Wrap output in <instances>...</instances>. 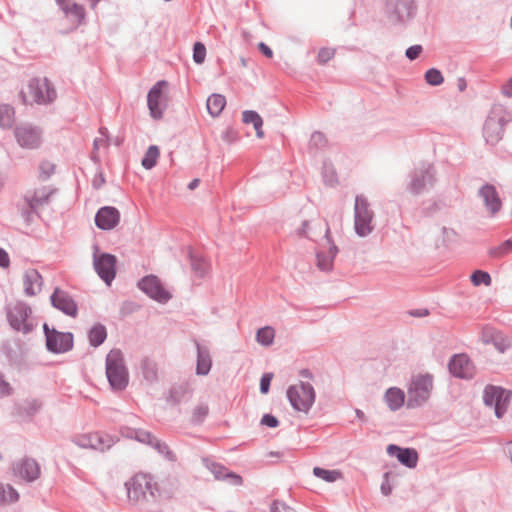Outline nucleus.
<instances>
[{
	"instance_id": "nucleus-48",
	"label": "nucleus",
	"mask_w": 512,
	"mask_h": 512,
	"mask_svg": "<svg viewBox=\"0 0 512 512\" xmlns=\"http://www.w3.org/2000/svg\"><path fill=\"white\" fill-rule=\"evenodd\" d=\"M261 424L271 428H275L278 426L279 422L273 415L265 414L261 419Z\"/></svg>"
},
{
	"instance_id": "nucleus-16",
	"label": "nucleus",
	"mask_w": 512,
	"mask_h": 512,
	"mask_svg": "<svg viewBox=\"0 0 512 512\" xmlns=\"http://www.w3.org/2000/svg\"><path fill=\"white\" fill-rule=\"evenodd\" d=\"M51 303L56 309L71 317H75L77 315L78 309L75 301L67 292L59 288H56L54 293L51 295Z\"/></svg>"
},
{
	"instance_id": "nucleus-5",
	"label": "nucleus",
	"mask_w": 512,
	"mask_h": 512,
	"mask_svg": "<svg viewBox=\"0 0 512 512\" xmlns=\"http://www.w3.org/2000/svg\"><path fill=\"white\" fill-rule=\"evenodd\" d=\"M287 397L295 410L307 413L315 401V391L309 383L299 382L288 388Z\"/></svg>"
},
{
	"instance_id": "nucleus-30",
	"label": "nucleus",
	"mask_w": 512,
	"mask_h": 512,
	"mask_svg": "<svg viewBox=\"0 0 512 512\" xmlns=\"http://www.w3.org/2000/svg\"><path fill=\"white\" fill-rule=\"evenodd\" d=\"M226 105V99L221 94H212L207 99L206 107L209 114L213 117L218 116Z\"/></svg>"
},
{
	"instance_id": "nucleus-53",
	"label": "nucleus",
	"mask_w": 512,
	"mask_h": 512,
	"mask_svg": "<svg viewBox=\"0 0 512 512\" xmlns=\"http://www.w3.org/2000/svg\"><path fill=\"white\" fill-rule=\"evenodd\" d=\"M108 141L105 135H102L101 137H98L94 141V148L95 150H98L100 147H107Z\"/></svg>"
},
{
	"instance_id": "nucleus-44",
	"label": "nucleus",
	"mask_w": 512,
	"mask_h": 512,
	"mask_svg": "<svg viewBox=\"0 0 512 512\" xmlns=\"http://www.w3.org/2000/svg\"><path fill=\"white\" fill-rule=\"evenodd\" d=\"M65 13L73 14L77 19L81 20L84 18V9L78 4H67L62 8Z\"/></svg>"
},
{
	"instance_id": "nucleus-8",
	"label": "nucleus",
	"mask_w": 512,
	"mask_h": 512,
	"mask_svg": "<svg viewBox=\"0 0 512 512\" xmlns=\"http://www.w3.org/2000/svg\"><path fill=\"white\" fill-rule=\"evenodd\" d=\"M512 397L511 391L497 386H487L484 390L485 405L493 407L495 415L501 418L507 411Z\"/></svg>"
},
{
	"instance_id": "nucleus-10",
	"label": "nucleus",
	"mask_w": 512,
	"mask_h": 512,
	"mask_svg": "<svg viewBox=\"0 0 512 512\" xmlns=\"http://www.w3.org/2000/svg\"><path fill=\"white\" fill-rule=\"evenodd\" d=\"M30 309L22 302L9 304L7 317L10 325L17 331L27 333L32 329L29 321Z\"/></svg>"
},
{
	"instance_id": "nucleus-47",
	"label": "nucleus",
	"mask_w": 512,
	"mask_h": 512,
	"mask_svg": "<svg viewBox=\"0 0 512 512\" xmlns=\"http://www.w3.org/2000/svg\"><path fill=\"white\" fill-rule=\"evenodd\" d=\"M273 378V375L270 373L264 374L260 381V390L263 394L268 393L271 380Z\"/></svg>"
},
{
	"instance_id": "nucleus-7",
	"label": "nucleus",
	"mask_w": 512,
	"mask_h": 512,
	"mask_svg": "<svg viewBox=\"0 0 512 512\" xmlns=\"http://www.w3.org/2000/svg\"><path fill=\"white\" fill-rule=\"evenodd\" d=\"M167 89L168 83L164 80H161L158 81L148 92L147 104L150 111V115L154 119L162 118L163 112L167 107Z\"/></svg>"
},
{
	"instance_id": "nucleus-46",
	"label": "nucleus",
	"mask_w": 512,
	"mask_h": 512,
	"mask_svg": "<svg viewBox=\"0 0 512 512\" xmlns=\"http://www.w3.org/2000/svg\"><path fill=\"white\" fill-rule=\"evenodd\" d=\"M334 56V50L331 48H322L318 53V60L320 63H326Z\"/></svg>"
},
{
	"instance_id": "nucleus-24",
	"label": "nucleus",
	"mask_w": 512,
	"mask_h": 512,
	"mask_svg": "<svg viewBox=\"0 0 512 512\" xmlns=\"http://www.w3.org/2000/svg\"><path fill=\"white\" fill-rule=\"evenodd\" d=\"M405 393L398 387H390L384 393V401L391 411H397L405 404Z\"/></svg>"
},
{
	"instance_id": "nucleus-18",
	"label": "nucleus",
	"mask_w": 512,
	"mask_h": 512,
	"mask_svg": "<svg viewBox=\"0 0 512 512\" xmlns=\"http://www.w3.org/2000/svg\"><path fill=\"white\" fill-rule=\"evenodd\" d=\"M120 221V213L114 207H102L95 216L96 225L103 230H110Z\"/></svg>"
},
{
	"instance_id": "nucleus-32",
	"label": "nucleus",
	"mask_w": 512,
	"mask_h": 512,
	"mask_svg": "<svg viewBox=\"0 0 512 512\" xmlns=\"http://www.w3.org/2000/svg\"><path fill=\"white\" fill-rule=\"evenodd\" d=\"M211 368V358L209 353L198 347V359L196 371L199 375H206L209 373Z\"/></svg>"
},
{
	"instance_id": "nucleus-34",
	"label": "nucleus",
	"mask_w": 512,
	"mask_h": 512,
	"mask_svg": "<svg viewBox=\"0 0 512 512\" xmlns=\"http://www.w3.org/2000/svg\"><path fill=\"white\" fill-rule=\"evenodd\" d=\"M18 499L19 494L11 485L0 483V504L13 503Z\"/></svg>"
},
{
	"instance_id": "nucleus-50",
	"label": "nucleus",
	"mask_w": 512,
	"mask_h": 512,
	"mask_svg": "<svg viewBox=\"0 0 512 512\" xmlns=\"http://www.w3.org/2000/svg\"><path fill=\"white\" fill-rule=\"evenodd\" d=\"M144 370L147 378H153L156 374L154 364L148 360L144 362Z\"/></svg>"
},
{
	"instance_id": "nucleus-21",
	"label": "nucleus",
	"mask_w": 512,
	"mask_h": 512,
	"mask_svg": "<svg viewBox=\"0 0 512 512\" xmlns=\"http://www.w3.org/2000/svg\"><path fill=\"white\" fill-rule=\"evenodd\" d=\"M503 134L502 119L495 116H490L484 125V136L488 143H497Z\"/></svg>"
},
{
	"instance_id": "nucleus-22",
	"label": "nucleus",
	"mask_w": 512,
	"mask_h": 512,
	"mask_svg": "<svg viewBox=\"0 0 512 512\" xmlns=\"http://www.w3.org/2000/svg\"><path fill=\"white\" fill-rule=\"evenodd\" d=\"M482 340L484 343H493L500 352H504L510 347V341L491 327H484L482 329Z\"/></svg>"
},
{
	"instance_id": "nucleus-9",
	"label": "nucleus",
	"mask_w": 512,
	"mask_h": 512,
	"mask_svg": "<svg viewBox=\"0 0 512 512\" xmlns=\"http://www.w3.org/2000/svg\"><path fill=\"white\" fill-rule=\"evenodd\" d=\"M117 259L114 255L108 253H99L95 247L93 254V265L97 274L106 283L110 284L116 275Z\"/></svg>"
},
{
	"instance_id": "nucleus-39",
	"label": "nucleus",
	"mask_w": 512,
	"mask_h": 512,
	"mask_svg": "<svg viewBox=\"0 0 512 512\" xmlns=\"http://www.w3.org/2000/svg\"><path fill=\"white\" fill-rule=\"evenodd\" d=\"M432 182V175L428 172H425L421 175V177H417L411 183V191L415 194L420 193L427 183Z\"/></svg>"
},
{
	"instance_id": "nucleus-3",
	"label": "nucleus",
	"mask_w": 512,
	"mask_h": 512,
	"mask_svg": "<svg viewBox=\"0 0 512 512\" xmlns=\"http://www.w3.org/2000/svg\"><path fill=\"white\" fill-rule=\"evenodd\" d=\"M433 390V376L428 373L413 375L409 383L407 393V407L415 408L424 404Z\"/></svg>"
},
{
	"instance_id": "nucleus-33",
	"label": "nucleus",
	"mask_w": 512,
	"mask_h": 512,
	"mask_svg": "<svg viewBox=\"0 0 512 512\" xmlns=\"http://www.w3.org/2000/svg\"><path fill=\"white\" fill-rule=\"evenodd\" d=\"M313 474L329 483L338 481L343 478V474L340 470H327L320 467H315L313 469Z\"/></svg>"
},
{
	"instance_id": "nucleus-15",
	"label": "nucleus",
	"mask_w": 512,
	"mask_h": 512,
	"mask_svg": "<svg viewBox=\"0 0 512 512\" xmlns=\"http://www.w3.org/2000/svg\"><path fill=\"white\" fill-rule=\"evenodd\" d=\"M17 143L26 149H35L40 146L41 137L38 130L30 126H19L15 130Z\"/></svg>"
},
{
	"instance_id": "nucleus-42",
	"label": "nucleus",
	"mask_w": 512,
	"mask_h": 512,
	"mask_svg": "<svg viewBox=\"0 0 512 512\" xmlns=\"http://www.w3.org/2000/svg\"><path fill=\"white\" fill-rule=\"evenodd\" d=\"M425 80L428 84L437 86L443 83L444 78L439 70L432 68L425 73Z\"/></svg>"
},
{
	"instance_id": "nucleus-55",
	"label": "nucleus",
	"mask_w": 512,
	"mask_h": 512,
	"mask_svg": "<svg viewBox=\"0 0 512 512\" xmlns=\"http://www.w3.org/2000/svg\"><path fill=\"white\" fill-rule=\"evenodd\" d=\"M502 93L507 96H512V78H510L503 86H502Z\"/></svg>"
},
{
	"instance_id": "nucleus-6",
	"label": "nucleus",
	"mask_w": 512,
	"mask_h": 512,
	"mask_svg": "<svg viewBox=\"0 0 512 512\" xmlns=\"http://www.w3.org/2000/svg\"><path fill=\"white\" fill-rule=\"evenodd\" d=\"M355 220L354 227L356 233L365 237L373 230V212L369 209L367 199L363 196H357L355 199Z\"/></svg>"
},
{
	"instance_id": "nucleus-38",
	"label": "nucleus",
	"mask_w": 512,
	"mask_h": 512,
	"mask_svg": "<svg viewBox=\"0 0 512 512\" xmlns=\"http://www.w3.org/2000/svg\"><path fill=\"white\" fill-rule=\"evenodd\" d=\"M160 152L157 146H150L142 159V166L149 170L153 168L159 158Z\"/></svg>"
},
{
	"instance_id": "nucleus-17",
	"label": "nucleus",
	"mask_w": 512,
	"mask_h": 512,
	"mask_svg": "<svg viewBox=\"0 0 512 512\" xmlns=\"http://www.w3.org/2000/svg\"><path fill=\"white\" fill-rule=\"evenodd\" d=\"M479 196L482 198L486 209L490 215L494 216L502 207V201L496 188L491 184L483 185L479 190Z\"/></svg>"
},
{
	"instance_id": "nucleus-43",
	"label": "nucleus",
	"mask_w": 512,
	"mask_h": 512,
	"mask_svg": "<svg viewBox=\"0 0 512 512\" xmlns=\"http://www.w3.org/2000/svg\"><path fill=\"white\" fill-rule=\"evenodd\" d=\"M205 57H206V48L205 46L200 43V42H197L194 44V49H193V59L196 63L198 64H201L204 62L205 60Z\"/></svg>"
},
{
	"instance_id": "nucleus-23",
	"label": "nucleus",
	"mask_w": 512,
	"mask_h": 512,
	"mask_svg": "<svg viewBox=\"0 0 512 512\" xmlns=\"http://www.w3.org/2000/svg\"><path fill=\"white\" fill-rule=\"evenodd\" d=\"M23 286L26 294L33 296L40 292L42 286V276L35 269H29L23 276Z\"/></svg>"
},
{
	"instance_id": "nucleus-26",
	"label": "nucleus",
	"mask_w": 512,
	"mask_h": 512,
	"mask_svg": "<svg viewBox=\"0 0 512 512\" xmlns=\"http://www.w3.org/2000/svg\"><path fill=\"white\" fill-rule=\"evenodd\" d=\"M74 442L82 448L102 449L103 443L98 433H82L76 435Z\"/></svg>"
},
{
	"instance_id": "nucleus-11",
	"label": "nucleus",
	"mask_w": 512,
	"mask_h": 512,
	"mask_svg": "<svg viewBox=\"0 0 512 512\" xmlns=\"http://www.w3.org/2000/svg\"><path fill=\"white\" fill-rule=\"evenodd\" d=\"M138 286L150 298L159 303H166L172 297L171 293L163 286L159 278L154 275L144 277L139 282Z\"/></svg>"
},
{
	"instance_id": "nucleus-12",
	"label": "nucleus",
	"mask_w": 512,
	"mask_h": 512,
	"mask_svg": "<svg viewBox=\"0 0 512 512\" xmlns=\"http://www.w3.org/2000/svg\"><path fill=\"white\" fill-rule=\"evenodd\" d=\"M46 334L47 348L54 353H62L70 350L73 345V336L71 333H62L54 329L50 330L47 324H44Z\"/></svg>"
},
{
	"instance_id": "nucleus-28",
	"label": "nucleus",
	"mask_w": 512,
	"mask_h": 512,
	"mask_svg": "<svg viewBox=\"0 0 512 512\" xmlns=\"http://www.w3.org/2000/svg\"><path fill=\"white\" fill-rule=\"evenodd\" d=\"M15 120V108L10 104H0V127L3 129H10L13 127Z\"/></svg>"
},
{
	"instance_id": "nucleus-1",
	"label": "nucleus",
	"mask_w": 512,
	"mask_h": 512,
	"mask_svg": "<svg viewBox=\"0 0 512 512\" xmlns=\"http://www.w3.org/2000/svg\"><path fill=\"white\" fill-rule=\"evenodd\" d=\"M128 498L133 502H146L154 505L174 499L179 492V483L166 479L157 483L148 474H136L127 484Z\"/></svg>"
},
{
	"instance_id": "nucleus-2",
	"label": "nucleus",
	"mask_w": 512,
	"mask_h": 512,
	"mask_svg": "<svg viewBox=\"0 0 512 512\" xmlns=\"http://www.w3.org/2000/svg\"><path fill=\"white\" fill-rule=\"evenodd\" d=\"M19 96L24 105H46L56 99L57 93L47 78L36 77L22 85Z\"/></svg>"
},
{
	"instance_id": "nucleus-19",
	"label": "nucleus",
	"mask_w": 512,
	"mask_h": 512,
	"mask_svg": "<svg viewBox=\"0 0 512 512\" xmlns=\"http://www.w3.org/2000/svg\"><path fill=\"white\" fill-rule=\"evenodd\" d=\"M14 474L20 478L31 482L37 479L40 475V467L38 463L29 458L23 459L17 463L13 468Z\"/></svg>"
},
{
	"instance_id": "nucleus-56",
	"label": "nucleus",
	"mask_w": 512,
	"mask_h": 512,
	"mask_svg": "<svg viewBox=\"0 0 512 512\" xmlns=\"http://www.w3.org/2000/svg\"><path fill=\"white\" fill-rule=\"evenodd\" d=\"M12 391V388L10 387L9 383L5 381H0V394L2 395H8Z\"/></svg>"
},
{
	"instance_id": "nucleus-31",
	"label": "nucleus",
	"mask_w": 512,
	"mask_h": 512,
	"mask_svg": "<svg viewBox=\"0 0 512 512\" xmlns=\"http://www.w3.org/2000/svg\"><path fill=\"white\" fill-rule=\"evenodd\" d=\"M121 433L128 438H135L143 443L154 444V438L150 435V433L146 431L133 429L130 427H123Z\"/></svg>"
},
{
	"instance_id": "nucleus-57",
	"label": "nucleus",
	"mask_w": 512,
	"mask_h": 512,
	"mask_svg": "<svg viewBox=\"0 0 512 512\" xmlns=\"http://www.w3.org/2000/svg\"><path fill=\"white\" fill-rule=\"evenodd\" d=\"M457 86H458L459 91H461V92L464 91L466 89V86H467L465 79L464 78H459L457 80Z\"/></svg>"
},
{
	"instance_id": "nucleus-29",
	"label": "nucleus",
	"mask_w": 512,
	"mask_h": 512,
	"mask_svg": "<svg viewBox=\"0 0 512 512\" xmlns=\"http://www.w3.org/2000/svg\"><path fill=\"white\" fill-rule=\"evenodd\" d=\"M242 120L246 124L253 125L258 138L264 137V131L262 129L263 120L257 112L251 110L244 111L242 114Z\"/></svg>"
},
{
	"instance_id": "nucleus-37",
	"label": "nucleus",
	"mask_w": 512,
	"mask_h": 512,
	"mask_svg": "<svg viewBox=\"0 0 512 512\" xmlns=\"http://www.w3.org/2000/svg\"><path fill=\"white\" fill-rule=\"evenodd\" d=\"M106 329L102 325H95L89 331V341L93 346H99L106 339Z\"/></svg>"
},
{
	"instance_id": "nucleus-51",
	"label": "nucleus",
	"mask_w": 512,
	"mask_h": 512,
	"mask_svg": "<svg viewBox=\"0 0 512 512\" xmlns=\"http://www.w3.org/2000/svg\"><path fill=\"white\" fill-rule=\"evenodd\" d=\"M272 512H291L290 508L280 502H274L271 506Z\"/></svg>"
},
{
	"instance_id": "nucleus-41",
	"label": "nucleus",
	"mask_w": 512,
	"mask_h": 512,
	"mask_svg": "<svg viewBox=\"0 0 512 512\" xmlns=\"http://www.w3.org/2000/svg\"><path fill=\"white\" fill-rule=\"evenodd\" d=\"M491 281L492 280L489 273L482 270H476L471 275V282L474 286H479L481 284L489 286L491 284Z\"/></svg>"
},
{
	"instance_id": "nucleus-35",
	"label": "nucleus",
	"mask_w": 512,
	"mask_h": 512,
	"mask_svg": "<svg viewBox=\"0 0 512 512\" xmlns=\"http://www.w3.org/2000/svg\"><path fill=\"white\" fill-rule=\"evenodd\" d=\"M55 171V166L50 161H42L39 164L38 175H37V183H48V179L53 175Z\"/></svg>"
},
{
	"instance_id": "nucleus-49",
	"label": "nucleus",
	"mask_w": 512,
	"mask_h": 512,
	"mask_svg": "<svg viewBox=\"0 0 512 512\" xmlns=\"http://www.w3.org/2000/svg\"><path fill=\"white\" fill-rule=\"evenodd\" d=\"M422 51V47L420 45L411 46L406 50V56L410 60L416 59Z\"/></svg>"
},
{
	"instance_id": "nucleus-54",
	"label": "nucleus",
	"mask_w": 512,
	"mask_h": 512,
	"mask_svg": "<svg viewBox=\"0 0 512 512\" xmlns=\"http://www.w3.org/2000/svg\"><path fill=\"white\" fill-rule=\"evenodd\" d=\"M258 48L261 51V53L264 54L267 58L273 57V51L265 43H259Z\"/></svg>"
},
{
	"instance_id": "nucleus-25",
	"label": "nucleus",
	"mask_w": 512,
	"mask_h": 512,
	"mask_svg": "<svg viewBox=\"0 0 512 512\" xmlns=\"http://www.w3.org/2000/svg\"><path fill=\"white\" fill-rule=\"evenodd\" d=\"M207 467L218 480H227L229 481L230 484L234 486H239L243 482L241 476L229 472L225 467L219 464L210 463Z\"/></svg>"
},
{
	"instance_id": "nucleus-4",
	"label": "nucleus",
	"mask_w": 512,
	"mask_h": 512,
	"mask_svg": "<svg viewBox=\"0 0 512 512\" xmlns=\"http://www.w3.org/2000/svg\"><path fill=\"white\" fill-rule=\"evenodd\" d=\"M106 374L111 387L122 390L128 384V373L119 350L113 349L106 358Z\"/></svg>"
},
{
	"instance_id": "nucleus-52",
	"label": "nucleus",
	"mask_w": 512,
	"mask_h": 512,
	"mask_svg": "<svg viewBox=\"0 0 512 512\" xmlns=\"http://www.w3.org/2000/svg\"><path fill=\"white\" fill-rule=\"evenodd\" d=\"M10 264V259L6 251L0 248V267L7 268Z\"/></svg>"
},
{
	"instance_id": "nucleus-58",
	"label": "nucleus",
	"mask_w": 512,
	"mask_h": 512,
	"mask_svg": "<svg viewBox=\"0 0 512 512\" xmlns=\"http://www.w3.org/2000/svg\"><path fill=\"white\" fill-rule=\"evenodd\" d=\"M381 490L384 495H389L391 493V487L388 482L382 484Z\"/></svg>"
},
{
	"instance_id": "nucleus-13",
	"label": "nucleus",
	"mask_w": 512,
	"mask_h": 512,
	"mask_svg": "<svg viewBox=\"0 0 512 512\" xmlns=\"http://www.w3.org/2000/svg\"><path fill=\"white\" fill-rule=\"evenodd\" d=\"M53 193L54 189L50 183L35 182L33 188L26 192L25 201L31 209H37L47 204Z\"/></svg>"
},
{
	"instance_id": "nucleus-20",
	"label": "nucleus",
	"mask_w": 512,
	"mask_h": 512,
	"mask_svg": "<svg viewBox=\"0 0 512 512\" xmlns=\"http://www.w3.org/2000/svg\"><path fill=\"white\" fill-rule=\"evenodd\" d=\"M387 453L390 456L396 457L399 462L409 468H414L417 465L418 453L414 449L400 448L391 444L387 447Z\"/></svg>"
},
{
	"instance_id": "nucleus-60",
	"label": "nucleus",
	"mask_w": 512,
	"mask_h": 512,
	"mask_svg": "<svg viewBox=\"0 0 512 512\" xmlns=\"http://www.w3.org/2000/svg\"><path fill=\"white\" fill-rule=\"evenodd\" d=\"M505 451L510 456V458L512 460V442L507 444Z\"/></svg>"
},
{
	"instance_id": "nucleus-61",
	"label": "nucleus",
	"mask_w": 512,
	"mask_h": 512,
	"mask_svg": "<svg viewBox=\"0 0 512 512\" xmlns=\"http://www.w3.org/2000/svg\"><path fill=\"white\" fill-rule=\"evenodd\" d=\"M57 3L63 8L64 6H66L68 3V0H56Z\"/></svg>"
},
{
	"instance_id": "nucleus-63",
	"label": "nucleus",
	"mask_w": 512,
	"mask_h": 512,
	"mask_svg": "<svg viewBox=\"0 0 512 512\" xmlns=\"http://www.w3.org/2000/svg\"><path fill=\"white\" fill-rule=\"evenodd\" d=\"M35 409L39 408L40 404L37 402H34Z\"/></svg>"
},
{
	"instance_id": "nucleus-59",
	"label": "nucleus",
	"mask_w": 512,
	"mask_h": 512,
	"mask_svg": "<svg viewBox=\"0 0 512 512\" xmlns=\"http://www.w3.org/2000/svg\"><path fill=\"white\" fill-rule=\"evenodd\" d=\"M199 183H200L199 179H194V180H192V181L189 183L188 188H189L190 190H193V189H195L196 187H198Z\"/></svg>"
},
{
	"instance_id": "nucleus-40",
	"label": "nucleus",
	"mask_w": 512,
	"mask_h": 512,
	"mask_svg": "<svg viewBox=\"0 0 512 512\" xmlns=\"http://www.w3.org/2000/svg\"><path fill=\"white\" fill-rule=\"evenodd\" d=\"M512 252V242L506 240L500 245L493 247L489 250V254L495 258H501Z\"/></svg>"
},
{
	"instance_id": "nucleus-62",
	"label": "nucleus",
	"mask_w": 512,
	"mask_h": 512,
	"mask_svg": "<svg viewBox=\"0 0 512 512\" xmlns=\"http://www.w3.org/2000/svg\"><path fill=\"white\" fill-rule=\"evenodd\" d=\"M92 8H94L101 0H88Z\"/></svg>"
},
{
	"instance_id": "nucleus-27",
	"label": "nucleus",
	"mask_w": 512,
	"mask_h": 512,
	"mask_svg": "<svg viewBox=\"0 0 512 512\" xmlns=\"http://www.w3.org/2000/svg\"><path fill=\"white\" fill-rule=\"evenodd\" d=\"M337 251V247L331 243L326 252L321 251L317 253V267L322 271H330L333 267Z\"/></svg>"
},
{
	"instance_id": "nucleus-36",
	"label": "nucleus",
	"mask_w": 512,
	"mask_h": 512,
	"mask_svg": "<svg viewBox=\"0 0 512 512\" xmlns=\"http://www.w3.org/2000/svg\"><path fill=\"white\" fill-rule=\"evenodd\" d=\"M275 330L270 326L259 329L256 333V340L263 346H270L274 342Z\"/></svg>"
},
{
	"instance_id": "nucleus-45",
	"label": "nucleus",
	"mask_w": 512,
	"mask_h": 512,
	"mask_svg": "<svg viewBox=\"0 0 512 512\" xmlns=\"http://www.w3.org/2000/svg\"><path fill=\"white\" fill-rule=\"evenodd\" d=\"M208 407L206 405L197 406L192 413L194 422H201L208 415Z\"/></svg>"
},
{
	"instance_id": "nucleus-14",
	"label": "nucleus",
	"mask_w": 512,
	"mask_h": 512,
	"mask_svg": "<svg viewBox=\"0 0 512 512\" xmlns=\"http://www.w3.org/2000/svg\"><path fill=\"white\" fill-rule=\"evenodd\" d=\"M449 371L455 377L470 379L475 375V366L466 354H457L449 362Z\"/></svg>"
}]
</instances>
